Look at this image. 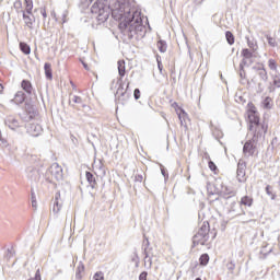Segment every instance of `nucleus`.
<instances>
[{
  "label": "nucleus",
  "instance_id": "nucleus-1",
  "mask_svg": "<svg viewBox=\"0 0 280 280\" xmlns=\"http://www.w3.org/2000/svg\"><path fill=\"white\" fill-rule=\"evenodd\" d=\"M92 14H96L98 23H105L112 16L115 21H119V30L124 40H139L145 36L147 30L143 25V16L141 8L137 5L135 0H116L110 7L106 4V0H96L91 8Z\"/></svg>",
  "mask_w": 280,
  "mask_h": 280
},
{
  "label": "nucleus",
  "instance_id": "nucleus-2",
  "mask_svg": "<svg viewBox=\"0 0 280 280\" xmlns=\"http://www.w3.org/2000/svg\"><path fill=\"white\" fill-rule=\"evenodd\" d=\"M118 65V73L120 75V78L117 80V85L118 89L116 91L115 97L116 100H118L119 102H126L128 100V97H130V94L128 93L127 90H124V75H126V61L125 60H119L117 62Z\"/></svg>",
  "mask_w": 280,
  "mask_h": 280
},
{
  "label": "nucleus",
  "instance_id": "nucleus-3",
  "mask_svg": "<svg viewBox=\"0 0 280 280\" xmlns=\"http://www.w3.org/2000/svg\"><path fill=\"white\" fill-rule=\"evenodd\" d=\"M207 242H209V223H203L198 232L194 235L192 244L194 246H198V244L205 246Z\"/></svg>",
  "mask_w": 280,
  "mask_h": 280
},
{
  "label": "nucleus",
  "instance_id": "nucleus-4",
  "mask_svg": "<svg viewBox=\"0 0 280 280\" xmlns=\"http://www.w3.org/2000/svg\"><path fill=\"white\" fill-rule=\"evenodd\" d=\"M47 174H50L55 180H62V166H60L58 163H52L51 166L48 168V171L46 172V180H48V183H51V178H49Z\"/></svg>",
  "mask_w": 280,
  "mask_h": 280
},
{
  "label": "nucleus",
  "instance_id": "nucleus-5",
  "mask_svg": "<svg viewBox=\"0 0 280 280\" xmlns=\"http://www.w3.org/2000/svg\"><path fill=\"white\" fill-rule=\"evenodd\" d=\"M143 255L144 266L152 268V257H154V253L152 252V247H150V241H148V238L143 242Z\"/></svg>",
  "mask_w": 280,
  "mask_h": 280
},
{
  "label": "nucleus",
  "instance_id": "nucleus-6",
  "mask_svg": "<svg viewBox=\"0 0 280 280\" xmlns=\"http://www.w3.org/2000/svg\"><path fill=\"white\" fill-rule=\"evenodd\" d=\"M256 151H257V139L253 137L250 140L245 142L243 147V154L244 156L248 158V156H253V154H255Z\"/></svg>",
  "mask_w": 280,
  "mask_h": 280
},
{
  "label": "nucleus",
  "instance_id": "nucleus-7",
  "mask_svg": "<svg viewBox=\"0 0 280 280\" xmlns=\"http://www.w3.org/2000/svg\"><path fill=\"white\" fill-rule=\"evenodd\" d=\"M249 130L250 132H254L255 139H259V137H261V135H266V132H268V125L266 124H256V125H249Z\"/></svg>",
  "mask_w": 280,
  "mask_h": 280
},
{
  "label": "nucleus",
  "instance_id": "nucleus-8",
  "mask_svg": "<svg viewBox=\"0 0 280 280\" xmlns=\"http://www.w3.org/2000/svg\"><path fill=\"white\" fill-rule=\"evenodd\" d=\"M242 56H243V60L240 63V67H250V65H253V62H255L254 58L255 56L253 55V52H250L248 50V48H245L242 50Z\"/></svg>",
  "mask_w": 280,
  "mask_h": 280
},
{
  "label": "nucleus",
  "instance_id": "nucleus-9",
  "mask_svg": "<svg viewBox=\"0 0 280 280\" xmlns=\"http://www.w3.org/2000/svg\"><path fill=\"white\" fill-rule=\"evenodd\" d=\"M236 178L238 183H246V162H244L243 160L238 161Z\"/></svg>",
  "mask_w": 280,
  "mask_h": 280
},
{
  "label": "nucleus",
  "instance_id": "nucleus-10",
  "mask_svg": "<svg viewBox=\"0 0 280 280\" xmlns=\"http://www.w3.org/2000/svg\"><path fill=\"white\" fill-rule=\"evenodd\" d=\"M4 124L8 126V128H10V130H16L18 128H21V121H19V119H16L14 116H7Z\"/></svg>",
  "mask_w": 280,
  "mask_h": 280
},
{
  "label": "nucleus",
  "instance_id": "nucleus-11",
  "mask_svg": "<svg viewBox=\"0 0 280 280\" xmlns=\"http://www.w3.org/2000/svg\"><path fill=\"white\" fill-rule=\"evenodd\" d=\"M26 132L31 135V137H38L40 132H43V127L38 124H30L26 127Z\"/></svg>",
  "mask_w": 280,
  "mask_h": 280
},
{
  "label": "nucleus",
  "instance_id": "nucleus-12",
  "mask_svg": "<svg viewBox=\"0 0 280 280\" xmlns=\"http://www.w3.org/2000/svg\"><path fill=\"white\" fill-rule=\"evenodd\" d=\"M26 175L28 180H32V183H37V180H40V173H38V170L34 167H28L26 170Z\"/></svg>",
  "mask_w": 280,
  "mask_h": 280
},
{
  "label": "nucleus",
  "instance_id": "nucleus-13",
  "mask_svg": "<svg viewBox=\"0 0 280 280\" xmlns=\"http://www.w3.org/2000/svg\"><path fill=\"white\" fill-rule=\"evenodd\" d=\"M254 71H257L260 80H262V82H268V72L266 71V68H264V65L261 66H254L253 67Z\"/></svg>",
  "mask_w": 280,
  "mask_h": 280
},
{
  "label": "nucleus",
  "instance_id": "nucleus-14",
  "mask_svg": "<svg viewBox=\"0 0 280 280\" xmlns=\"http://www.w3.org/2000/svg\"><path fill=\"white\" fill-rule=\"evenodd\" d=\"M93 170H94L95 174H97L100 176H106V168L104 167V163H102V160L94 162Z\"/></svg>",
  "mask_w": 280,
  "mask_h": 280
},
{
  "label": "nucleus",
  "instance_id": "nucleus-15",
  "mask_svg": "<svg viewBox=\"0 0 280 280\" xmlns=\"http://www.w3.org/2000/svg\"><path fill=\"white\" fill-rule=\"evenodd\" d=\"M62 209V201L60 200V192H57L55 195V202L52 206V213H55V215H58V213H60V210Z\"/></svg>",
  "mask_w": 280,
  "mask_h": 280
},
{
  "label": "nucleus",
  "instance_id": "nucleus-16",
  "mask_svg": "<svg viewBox=\"0 0 280 280\" xmlns=\"http://www.w3.org/2000/svg\"><path fill=\"white\" fill-rule=\"evenodd\" d=\"M249 126H256L259 124V114L255 109H250L248 114Z\"/></svg>",
  "mask_w": 280,
  "mask_h": 280
},
{
  "label": "nucleus",
  "instance_id": "nucleus-17",
  "mask_svg": "<svg viewBox=\"0 0 280 280\" xmlns=\"http://www.w3.org/2000/svg\"><path fill=\"white\" fill-rule=\"evenodd\" d=\"M21 86L23 89V91H25V93H27L28 95H32V82L27 81V80H23L21 83Z\"/></svg>",
  "mask_w": 280,
  "mask_h": 280
},
{
  "label": "nucleus",
  "instance_id": "nucleus-18",
  "mask_svg": "<svg viewBox=\"0 0 280 280\" xmlns=\"http://www.w3.org/2000/svg\"><path fill=\"white\" fill-rule=\"evenodd\" d=\"M22 14H23V20H24V23L25 25L32 30L33 28V25H34V19H32V16L25 14V11H22Z\"/></svg>",
  "mask_w": 280,
  "mask_h": 280
},
{
  "label": "nucleus",
  "instance_id": "nucleus-19",
  "mask_svg": "<svg viewBox=\"0 0 280 280\" xmlns=\"http://www.w3.org/2000/svg\"><path fill=\"white\" fill-rule=\"evenodd\" d=\"M13 102L15 104H23L25 102V93H23V91H19L14 98H13Z\"/></svg>",
  "mask_w": 280,
  "mask_h": 280
},
{
  "label": "nucleus",
  "instance_id": "nucleus-20",
  "mask_svg": "<svg viewBox=\"0 0 280 280\" xmlns=\"http://www.w3.org/2000/svg\"><path fill=\"white\" fill-rule=\"evenodd\" d=\"M44 71H45V75H46L47 80H52L54 74L51 72V63L46 62L44 65Z\"/></svg>",
  "mask_w": 280,
  "mask_h": 280
},
{
  "label": "nucleus",
  "instance_id": "nucleus-21",
  "mask_svg": "<svg viewBox=\"0 0 280 280\" xmlns=\"http://www.w3.org/2000/svg\"><path fill=\"white\" fill-rule=\"evenodd\" d=\"M241 205L244 207H253V197L244 196L241 198Z\"/></svg>",
  "mask_w": 280,
  "mask_h": 280
},
{
  "label": "nucleus",
  "instance_id": "nucleus-22",
  "mask_svg": "<svg viewBox=\"0 0 280 280\" xmlns=\"http://www.w3.org/2000/svg\"><path fill=\"white\" fill-rule=\"evenodd\" d=\"M158 49L161 51V54H165V51H167V43L163 39H160L158 42Z\"/></svg>",
  "mask_w": 280,
  "mask_h": 280
},
{
  "label": "nucleus",
  "instance_id": "nucleus-23",
  "mask_svg": "<svg viewBox=\"0 0 280 280\" xmlns=\"http://www.w3.org/2000/svg\"><path fill=\"white\" fill-rule=\"evenodd\" d=\"M20 49L26 56H28V54H32V48H30V45H27L25 43H20Z\"/></svg>",
  "mask_w": 280,
  "mask_h": 280
},
{
  "label": "nucleus",
  "instance_id": "nucleus-24",
  "mask_svg": "<svg viewBox=\"0 0 280 280\" xmlns=\"http://www.w3.org/2000/svg\"><path fill=\"white\" fill-rule=\"evenodd\" d=\"M85 176H86V180L90 183L92 189H95V177L93 176V174L91 172H86Z\"/></svg>",
  "mask_w": 280,
  "mask_h": 280
},
{
  "label": "nucleus",
  "instance_id": "nucleus-25",
  "mask_svg": "<svg viewBox=\"0 0 280 280\" xmlns=\"http://www.w3.org/2000/svg\"><path fill=\"white\" fill-rule=\"evenodd\" d=\"M225 38H226V40H228V43H229L230 45H234V43H235V36H233V33H231V31H228V32L225 33Z\"/></svg>",
  "mask_w": 280,
  "mask_h": 280
},
{
  "label": "nucleus",
  "instance_id": "nucleus-26",
  "mask_svg": "<svg viewBox=\"0 0 280 280\" xmlns=\"http://www.w3.org/2000/svg\"><path fill=\"white\" fill-rule=\"evenodd\" d=\"M178 119L180 121V126H185V121L187 119V113H185V110L180 109V113L178 114Z\"/></svg>",
  "mask_w": 280,
  "mask_h": 280
},
{
  "label": "nucleus",
  "instance_id": "nucleus-27",
  "mask_svg": "<svg viewBox=\"0 0 280 280\" xmlns=\"http://www.w3.org/2000/svg\"><path fill=\"white\" fill-rule=\"evenodd\" d=\"M264 108L270 109L272 108V98L270 96H267L262 102Z\"/></svg>",
  "mask_w": 280,
  "mask_h": 280
},
{
  "label": "nucleus",
  "instance_id": "nucleus-28",
  "mask_svg": "<svg viewBox=\"0 0 280 280\" xmlns=\"http://www.w3.org/2000/svg\"><path fill=\"white\" fill-rule=\"evenodd\" d=\"M200 266H207L209 264V254H202L199 258Z\"/></svg>",
  "mask_w": 280,
  "mask_h": 280
},
{
  "label": "nucleus",
  "instance_id": "nucleus-29",
  "mask_svg": "<svg viewBox=\"0 0 280 280\" xmlns=\"http://www.w3.org/2000/svg\"><path fill=\"white\" fill-rule=\"evenodd\" d=\"M26 3V13L32 14V10H34V2L32 0H24Z\"/></svg>",
  "mask_w": 280,
  "mask_h": 280
},
{
  "label": "nucleus",
  "instance_id": "nucleus-30",
  "mask_svg": "<svg viewBox=\"0 0 280 280\" xmlns=\"http://www.w3.org/2000/svg\"><path fill=\"white\" fill-rule=\"evenodd\" d=\"M31 201H32L33 209L37 210L38 202H36V192H34V191L31 192Z\"/></svg>",
  "mask_w": 280,
  "mask_h": 280
},
{
  "label": "nucleus",
  "instance_id": "nucleus-31",
  "mask_svg": "<svg viewBox=\"0 0 280 280\" xmlns=\"http://www.w3.org/2000/svg\"><path fill=\"white\" fill-rule=\"evenodd\" d=\"M272 80H273V86L276 89H280V74L272 75Z\"/></svg>",
  "mask_w": 280,
  "mask_h": 280
},
{
  "label": "nucleus",
  "instance_id": "nucleus-32",
  "mask_svg": "<svg viewBox=\"0 0 280 280\" xmlns=\"http://www.w3.org/2000/svg\"><path fill=\"white\" fill-rule=\"evenodd\" d=\"M71 102L73 104H82V97L78 96V95H71L70 96V104Z\"/></svg>",
  "mask_w": 280,
  "mask_h": 280
},
{
  "label": "nucleus",
  "instance_id": "nucleus-33",
  "mask_svg": "<svg viewBox=\"0 0 280 280\" xmlns=\"http://www.w3.org/2000/svg\"><path fill=\"white\" fill-rule=\"evenodd\" d=\"M268 67L271 69V71H277V61H275V59H269Z\"/></svg>",
  "mask_w": 280,
  "mask_h": 280
},
{
  "label": "nucleus",
  "instance_id": "nucleus-34",
  "mask_svg": "<svg viewBox=\"0 0 280 280\" xmlns=\"http://www.w3.org/2000/svg\"><path fill=\"white\" fill-rule=\"evenodd\" d=\"M267 40H268V45H270V47H277V40L275 38L267 35Z\"/></svg>",
  "mask_w": 280,
  "mask_h": 280
},
{
  "label": "nucleus",
  "instance_id": "nucleus-35",
  "mask_svg": "<svg viewBox=\"0 0 280 280\" xmlns=\"http://www.w3.org/2000/svg\"><path fill=\"white\" fill-rule=\"evenodd\" d=\"M245 66H240V78L241 80H246V70H244Z\"/></svg>",
  "mask_w": 280,
  "mask_h": 280
},
{
  "label": "nucleus",
  "instance_id": "nucleus-36",
  "mask_svg": "<svg viewBox=\"0 0 280 280\" xmlns=\"http://www.w3.org/2000/svg\"><path fill=\"white\" fill-rule=\"evenodd\" d=\"M272 187L270 185L266 186V194L267 196H271V200H275V195H272Z\"/></svg>",
  "mask_w": 280,
  "mask_h": 280
},
{
  "label": "nucleus",
  "instance_id": "nucleus-37",
  "mask_svg": "<svg viewBox=\"0 0 280 280\" xmlns=\"http://www.w3.org/2000/svg\"><path fill=\"white\" fill-rule=\"evenodd\" d=\"M94 280H104V272L98 271L93 277Z\"/></svg>",
  "mask_w": 280,
  "mask_h": 280
},
{
  "label": "nucleus",
  "instance_id": "nucleus-38",
  "mask_svg": "<svg viewBox=\"0 0 280 280\" xmlns=\"http://www.w3.org/2000/svg\"><path fill=\"white\" fill-rule=\"evenodd\" d=\"M247 45L253 51H257V44L250 42V39H247Z\"/></svg>",
  "mask_w": 280,
  "mask_h": 280
},
{
  "label": "nucleus",
  "instance_id": "nucleus-39",
  "mask_svg": "<svg viewBox=\"0 0 280 280\" xmlns=\"http://www.w3.org/2000/svg\"><path fill=\"white\" fill-rule=\"evenodd\" d=\"M228 270L233 272L235 270V264L233 261L228 262L226 265Z\"/></svg>",
  "mask_w": 280,
  "mask_h": 280
},
{
  "label": "nucleus",
  "instance_id": "nucleus-40",
  "mask_svg": "<svg viewBox=\"0 0 280 280\" xmlns=\"http://www.w3.org/2000/svg\"><path fill=\"white\" fill-rule=\"evenodd\" d=\"M133 97L135 100H139L141 97V91L139 89L133 91Z\"/></svg>",
  "mask_w": 280,
  "mask_h": 280
},
{
  "label": "nucleus",
  "instance_id": "nucleus-41",
  "mask_svg": "<svg viewBox=\"0 0 280 280\" xmlns=\"http://www.w3.org/2000/svg\"><path fill=\"white\" fill-rule=\"evenodd\" d=\"M208 165L211 172H215V170H218V166H215V163H213V161H209Z\"/></svg>",
  "mask_w": 280,
  "mask_h": 280
},
{
  "label": "nucleus",
  "instance_id": "nucleus-42",
  "mask_svg": "<svg viewBox=\"0 0 280 280\" xmlns=\"http://www.w3.org/2000/svg\"><path fill=\"white\" fill-rule=\"evenodd\" d=\"M139 280H148V273L147 271H142L139 276Z\"/></svg>",
  "mask_w": 280,
  "mask_h": 280
},
{
  "label": "nucleus",
  "instance_id": "nucleus-43",
  "mask_svg": "<svg viewBox=\"0 0 280 280\" xmlns=\"http://www.w3.org/2000/svg\"><path fill=\"white\" fill-rule=\"evenodd\" d=\"M135 182L136 183H143V175H136L135 176Z\"/></svg>",
  "mask_w": 280,
  "mask_h": 280
},
{
  "label": "nucleus",
  "instance_id": "nucleus-44",
  "mask_svg": "<svg viewBox=\"0 0 280 280\" xmlns=\"http://www.w3.org/2000/svg\"><path fill=\"white\" fill-rule=\"evenodd\" d=\"M67 15H68V13H67V11H65L63 14H62V19H63L62 23H67V20H66Z\"/></svg>",
  "mask_w": 280,
  "mask_h": 280
},
{
  "label": "nucleus",
  "instance_id": "nucleus-45",
  "mask_svg": "<svg viewBox=\"0 0 280 280\" xmlns=\"http://www.w3.org/2000/svg\"><path fill=\"white\" fill-rule=\"evenodd\" d=\"M7 257L10 259L12 258V249L7 250Z\"/></svg>",
  "mask_w": 280,
  "mask_h": 280
},
{
  "label": "nucleus",
  "instance_id": "nucleus-46",
  "mask_svg": "<svg viewBox=\"0 0 280 280\" xmlns=\"http://www.w3.org/2000/svg\"><path fill=\"white\" fill-rule=\"evenodd\" d=\"M21 5H22L21 1H15L14 2V8H21Z\"/></svg>",
  "mask_w": 280,
  "mask_h": 280
},
{
  "label": "nucleus",
  "instance_id": "nucleus-47",
  "mask_svg": "<svg viewBox=\"0 0 280 280\" xmlns=\"http://www.w3.org/2000/svg\"><path fill=\"white\" fill-rule=\"evenodd\" d=\"M81 62H82L84 69H85L86 71H90L89 65H86V62H84V61H81Z\"/></svg>",
  "mask_w": 280,
  "mask_h": 280
},
{
  "label": "nucleus",
  "instance_id": "nucleus-48",
  "mask_svg": "<svg viewBox=\"0 0 280 280\" xmlns=\"http://www.w3.org/2000/svg\"><path fill=\"white\" fill-rule=\"evenodd\" d=\"M158 68L160 70V73H162L163 72V67L161 66V61H158Z\"/></svg>",
  "mask_w": 280,
  "mask_h": 280
},
{
  "label": "nucleus",
  "instance_id": "nucleus-49",
  "mask_svg": "<svg viewBox=\"0 0 280 280\" xmlns=\"http://www.w3.org/2000/svg\"><path fill=\"white\" fill-rule=\"evenodd\" d=\"M42 16H44V19H47V12L45 10H42Z\"/></svg>",
  "mask_w": 280,
  "mask_h": 280
},
{
  "label": "nucleus",
  "instance_id": "nucleus-50",
  "mask_svg": "<svg viewBox=\"0 0 280 280\" xmlns=\"http://www.w3.org/2000/svg\"><path fill=\"white\" fill-rule=\"evenodd\" d=\"M51 16L55 18L56 21H58V19L56 18V12H52Z\"/></svg>",
  "mask_w": 280,
  "mask_h": 280
},
{
  "label": "nucleus",
  "instance_id": "nucleus-51",
  "mask_svg": "<svg viewBox=\"0 0 280 280\" xmlns=\"http://www.w3.org/2000/svg\"><path fill=\"white\" fill-rule=\"evenodd\" d=\"M3 92V85L0 83V93Z\"/></svg>",
  "mask_w": 280,
  "mask_h": 280
},
{
  "label": "nucleus",
  "instance_id": "nucleus-52",
  "mask_svg": "<svg viewBox=\"0 0 280 280\" xmlns=\"http://www.w3.org/2000/svg\"><path fill=\"white\" fill-rule=\"evenodd\" d=\"M162 175L165 176V168H161Z\"/></svg>",
  "mask_w": 280,
  "mask_h": 280
},
{
  "label": "nucleus",
  "instance_id": "nucleus-53",
  "mask_svg": "<svg viewBox=\"0 0 280 280\" xmlns=\"http://www.w3.org/2000/svg\"><path fill=\"white\" fill-rule=\"evenodd\" d=\"M269 91H270V93H272V91H275V88L270 86Z\"/></svg>",
  "mask_w": 280,
  "mask_h": 280
},
{
  "label": "nucleus",
  "instance_id": "nucleus-54",
  "mask_svg": "<svg viewBox=\"0 0 280 280\" xmlns=\"http://www.w3.org/2000/svg\"><path fill=\"white\" fill-rule=\"evenodd\" d=\"M89 3H93V0H86Z\"/></svg>",
  "mask_w": 280,
  "mask_h": 280
},
{
  "label": "nucleus",
  "instance_id": "nucleus-55",
  "mask_svg": "<svg viewBox=\"0 0 280 280\" xmlns=\"http://www.w3.org/2000/svg\"><path fill=\"white\" fill-rule=\"evenodd\" d=\"M130 86V83L127 84V89Z\"/></svg>",
  "mask_w": 280,
  "mask_h": 280
},
{
  "label": "nucleus",
  "instance_id": "nucleus-56",
  "mask_svg": "<svg viewBox=\"0 0 280 280\" xmlns=\"http://www.w3.org/2000/svg\"><path fill=\"white\" fill-rule=\"evenodd\" d=\"M195 280H202V279H200V278H196Z\"/></svg>",
  "mask_w": 280,
  "mask_h": 280
},
{
  "label": "nucleus",
  "instance_id": "nucleus-57",
  "mask_svg": "<svg viewBox=\"0 0 280 280\" xmlns=\"http://www.w3.org/2000/svg\"><path fill=\"white\" fill-rule=\"evenodd\" d=\"M0 138H1V131H0Z\"/></svg>",
  "mask_w": 280,
  "mask_h": 280
}]
</instances>
